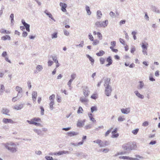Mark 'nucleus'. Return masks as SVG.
I'll return each instance as SVG.
<instances>
[{
  "instance_id": "nucleus-1",
  "label": "nucleus",
  "mask_w": 160,
  "mask_h": 160,
  "mask_svg": "<svg viewBox=\"0 0 160 160\" xmlns=\"http://www.w3.org/2000/svg\"><path fill=\"white\" fill-rule=\"evenodd\" d=\"M111 79L110 78L104 79V86L105 87V93L108 97L111 95L112 91V87L110 85Z\"/></svg>"
},
{
  "instance_id": "nucleus-2",
  "label": "nucleus",
  "mask_w": 160,
  "mask_h": 160,
  "mask_svg": "<svg viewBox=\"0 0 160 160\" xmlns=\"http://www.w3.org/2000/svg\"><path fill=\"white\" fill-rule=\"evenodd\" d=\"M2 145L6 149L12 153H15L17 151L16 145L12 142H8L5 143H2Z\"/></svg>"
},
{
  "instance_id": "nucleus-3",
  "label": "nucleus",
  "mask_w": 160,
  "mask_h": 160,
  "mask_svg": "<svg viewBox=\"0 0 160 160\" xmlns=\"http://www.w3.org/2000/svg\"><path fill=\"white\" fill-rule=\"evenodd\" d=\"M108 23V20L105 21H98L95 22V25L98 28H105L107 26Z\"/></svg>"
},
{
  "instance_id": "nucleus-4",
  "label": "nucleus",
  "mask_w": 160,
  "mask_h": 160,
  "mask_svg": "<svg viewBox=\"0 0 160 160\" xmlns=\"http://www.w3.org/2000/svg\"><path fill=\"white\" fill-rule=\"evenodd\" d=\"M83 94L85 97H87L88 96L90 91L87 87H84L83 89Z\"/></svg>"
},
{
  "instance_id": "nucleus-5",
  "label": "nucleus",
  "mask_w": 160,
  "mask_h": 160,
  "mask_svg": "<svg viewBox=\"0 0 160 160\" xmlns=\"http://www.w3.org/2000/svg\"><path fill=\"white\" fill-rule=\"evenodd\" d=\"M22 22L26 30L28 32H30V25L26 23L24 20H22Z\"/></svg>"
},
{
  "instance_id": "nucleus-6",
  "label": "nucleus",
  "mask_w": 160,
  "mask_h": 160,
  "mask_svg": "<svg viewBox=\"0 0 160 160\" xmlns=\"http://www.w3.org/2000/svg\"><path fill=\"white\" fill-rule=\"evenodd\" d=\"M60 6L61 7V10L63 12L66 11V8L67 7V4L61 2L60 3Z\"/></svg>"
},
{
  "instance_id": "nucleus-7",
  "label": "nucleus",
  "mask_w": 160,
  "mask_h": 160,
  "mask_svg": "<svg viewBox=\"0 0 160 160\" xmlns=\"http://www.w3.org/2000/svg\"><path fill=\"white\" fill-rule=\"evenodd\" d=\"M93 142L94 143H96L98 144L100 147H104V145L103 142L100 140L98 139L96 140L93 141Z\"/></svg>"
},
{
  "instance_id": "nucleus-8",
  "label": "nucleus",
  "mask_w": 160,
  "mask_h": 160,
  "mask_svg": "<svg viewBox=\"0 0 160 160\" xmlns=\"http://www.w3.org/2000/svg\"><path fill=\"white\" fill-rule=\"evenodd\" d=\"M145 85L144 82L142 81H139L138 82V84L137 88L139 90H141L144 87Z\"/></svg>"
},
{
  "instance_id": "nucleus-9",
  "label": "nucleus",
  "mask_w": 160,
  "mask_h": 160,
  "mask_svg": "<svg viewBox=\"0 0 160 160\" xmlns=\"http://www.w3.org/2000/svg\"><path fill=\"white\" fill-rule=\"evenodd\" d=\"M130 108H122L121 110L122 112L125 114H128L130 112Z\"/></svg>"
},
{
  "instance_id": "nucleus-10",
  "label": "nucleus",
  "mask_w": 160,
  "mask_h": 160,
  "mask_svg": "<svg viewBox=\"0 0 160 160\" xmlns=\"http://www.w3.org/2000/svg\"><path fill=\"white\" fill-rule=\"evenodd\" d=\"M2 121L4 123H13L14 122L12 121V120L10 119H8L6 118H4L3 119Z\"/></svg>"
},
{
  "instance_id": "nucleus-11",
  "label": "nucleus",
  "mask_w": 160,
  "mask_h": 160,
  "mask_svg": "<svg viewBox=\"0 0 160 160\" xmlns=\"http://www.w3.org/2000/svg\"><path fill=\"white\" fill-rule=\"evenodd\" d=\"M22 104H21L20 105H16L12 107V108L13 109L18 110L21 109L23 107Z\"/></svg>"
},
{
  "instance_id": "nucleus-12",
  "label": "nucleus",
  "mask_w": 160,
  "mask_h": 160,
  "mask_svg": "<svg viewBox=\"0 0 160 160\" xmlns=\"http://www.w3.org/2000/svg\"><path fill=\"white\" fill-rule=\"evenodd\" d=\"M69 153V152L68 151H59L58 152H55L54 153V155L57 154L58 155H61L63 154H68Z\"/></svg>"
},
{
  "instance_id": "nucleus-13",
  "label": "nucleus",
  "mask_w": 160,
  "mask_h": 160,
  "mask_svg": "<svg viewBox=\"0 0 160 160\" xmlns=\"http://www.w3.org/2000/svg\"><path fill=\"white\" fill-rule=\"evenodd\" d=\"M151 10L154 12H155L158 13H160L159 10L158 8L155 6L153 5L151 6Z\"/></svg>"
},
{
  "instance_id": "nucleus-14",
  "label": "nucleus",
  "mask_w": 160,
  "mask_h": 160,
  "mask_svg": "<svg viewBox=\"0 0 160 160\" xmlns=\"http://www.w3.org/2000/svg\"><path fill=\"white\" fill-rule=\"evenodd\" d=\"M86 97H85V96L81 97L80 99V101L82 103L85 104L88 101V100L86 98Z\"/></svg>"
},
{
  "instance_id": "nucleus-15",
  "label": "nucleus",
  "mask_w": 160,
  "mask_h": 160,
  "mask_svg": "<svg viewBox=\"0 0 160 160\" xmlns=\"http://www.w3.org/2000/svg\"><path fill=\"white\" fill-rule=\"evenodd\" d=\"M134 93L136 96L139 98L141 99H143L144 98V96L140 94L138 91H134Z\"/></svg>"
},
{
  "instance_id": "nucleus-16",
  "label": "nucleus",
  "mask_w": 160,
  "mask_h": 160,
  "mask_svg": "<svg viewBox=\"0 0 160 160\" xmlns=\"http://www.w3.org/2000/svg\"><path fill=\"white\" fill-rule=\"evenodd\" d=\"M136 147L137 146L135 145L132 144V145H130L129 144H128V151L135 149Z\"/></svg>"
},
{
  "instance_id": "nucleus-17",
  "label": "nucleus",
  "mask_w": 160,
  "mask_h": 160,
  "mask_svg": "<svg viewBox=\"0 0 160 160\" xmlns=\"http://www.w3.org/2000/svg\"><path fill=\"white\" fill-rule=\"evenodd\" d=\"M78 134V133L75 132H70L67 133V135L70 137H72L76 136Z\"/></svg>"
},
{
  "instance_id": "nucleus-18",
  "label": "nucleus",
  "mask_w": 160,
  "mask_h": 160,
  "mask_svg": "<svg viewBox=\"0 0 160 160\" xmlns=\"http://www.w3.org/2000/svg\"><path fill=\"white\" fill-rule=\"evenodd\" d=\"M85 122V120H84L83 121H78L77 123V126L78 127H82L84 124Z\"/></svg>"
},
{
  "instance_id": "nucleus-19",
  "label": "nucleus",
  "mask_w": 160,
  "mask_h": 160,
  "mask_svg": "<svg viewBox=\"0 0 160 160\" xmlns=\"http://www.w3.org/2000/svg\"><path fill=\"white\" fill-rule=\"evenodd\" d=\"M106 61L108 62V64L106 65V67H108L112 64V61L110 56H109L107 58Z\"/></svg>"
},
{
  "instance_id": "nucleus-20",
  "label": "nucleus",
  "mask_w": 160,
  "mask_h": 160,
  "mask_svg": "<svg viewBox=\"0 0 160 160\" xmlns=\"http://www.w3.org/2000/svg\"><path fill=\"white\" fill-rule=\"evenodd\" d=\"M9 112V110L6 108H3L2 109V112L4 114L10 116V114H8Z\"/></svg>"
},
{
  "instance_id": "nucleus-21",
  "label": "nucleus",
  "mask_w": 160,
  "mask_h": 160,
  "mask_svg": "<svg viewBox=\"0 0 160 160\" xmlns=\"http://www.w3.org/2000/svg\"><path fill=\"white\" fill-rule=\"evenodd\" d=\"M119 158L120 159H129L130 160H135L137 159L136 158H133L128 156H120L119 157Z\"/></svg>"
},
{
  "instance_id": "nucleus-22",
  "label": "nucleus",
  "mask_w": 160,
  "mask_h": 160,
  "mask_svg": "<svg viewBox=\"0 0 160 160\" xmlns=\"http://www.w3.org/2000/svg\"><path fill=\"white\" fill-rule=\"evenodd\" d=\"M129 152L127 151H120L118 152L117 154H115L114 156L116 157L119 155L127 154H128Z\"/></svg>"
},
{
  "instance_id": "nucleus-23",
  "label": "nucleus",
  "mask_w": 160,
  "mask_h": 160,
  "mask_svg": "<svg viewBox=\"0 0 160 160\" xmlns=\"http://www.w3.org/2000/svg\"><path fill=\"white\" fill-rule=\"evenodd\" d=\"M44 13L46 14L48 16L49 18H50L52 20L55 21V20L52 17V15L51 13L49 12H48L47 10H46L44 11Z\"/></svg>"
},
{
  "instance_id": "nucleus-24",
  "label": "nucleus",
  "mask_w": 160,
  "mask_h": 160,
  "mask_svg": "<svg viewBox=\"0 0 160 160\" xmlns=\"http://www.w3.org/2000/svg\"><path fill=\"white\" fill-rule=\"evenodd\" d=\"M97 18L100 19L101 18L102 14L100 10H98L97 12Z\"/></svg>"
},
{
  "instance_id": "nucleus-25",
  "label": "nucleus",
  "mask_w": 160,
  "mask_h": 160,
  "mask_svg": "<svg viewBox=\"0 0 160 160\" xmlns=\"http://www.w3.org/2000/svg\"><path fill=\"white\" fill-rule=\"evenodd\" d=\"M37 96V92H33L32 93V98L34 101H35Z\"/></svg>"
},
{
  "instance_id": "nucleus-26",
  "label": "nucleus",
  "mask_w": 160,
  "mask_h": 160,
  "mask_svg": "<svg viewBox=\"0 0 160 160\" xmlns=\"http://www.w3.org/2000/svg\"><path fill=\"white\" fill-rule=\"evenodd\" d=\"M54 104V100H52L49 103V108L51 110H52L53 109V105Z\"/></svg>"
},
{
  "instance_id": "nucleus-27",
  "label": "nucleus",
  "mask_w": 160,
  "mask_h": 160,
  "mask_svg": "<svg viewBox=\"0 0 160 160\" xmlns=\"http://www.w3.org/2000/svg\"><path fill=\"white\" fill-rule=\"evenodd\" d=\"M86 56L90 60V61L91 62V63L92 64L94 63V59L92 57H91L88 54L86 55Z\"/></svg>"
},
{
  "instance_id": "nucleus-28",
  "label": "nucleus",
  "mask_w": 160,
  "mask_h": 160,
  "mask_svg": "<svg viewBox=\"0 0 160 160\" xmlns=\"http://www.w3.org/2000/svg\"><path fill=\"white\" fill-rule=\"evenodd\" d=\"M15 90L18 93H21L22 92V88L18 86L16 87Z\"/></svg>"
},
{
  "instance_id": "nucleus-29",
  "label": "nucleus",
  "mask_w": 160,
  "mask_h": 160,
  "mask_svg": "<svg viewBox=\"0 0 160 160\" xmlns=\"http://www.w3.org/2000/svg\"><path fill=\"white\" fill-rule=\"evenodd\" d=\"M8 39L9 40L11 39L10 37L8 35H6L5 36H3L1 37V39L3 40H6Z\"/></svg>"
},
{
  "instance_id": "nucleus-30",
  "label": "nucleus",
  "mask_w": 160,
  "mask_h": 160,
  "mask_svg": "<svg viewBox=\"0 0 160 160\" xmlns=\"http://www.w3.org/2000/svg\"><path fill=\"white\" fill-rule=\"evenodd\" d=\"M51 38L52 39L56 38L58 37V32H54L51 35Z\"/></svg>"
},
{
  "instance_id": "nucleus-31",
  "label": "nucleus",
  "mask_w": 160,
  "mask_h": 160,
  "mask_svg": "<svg viewBox=\"0 0 160 160\" xmlns=\"http://www.w3.org/2000/svg\"><path fill=\"white\" fill-rule=\"evenodd\" d=\"M86 10L87 12V14L90 15L91 14V12L90 10V8L88 6H86Z\"/></svg>"
},
{
  "instance_id": "nucleus-32",
  "label": "nucleus",
  "mask_w": 160,
  "mask_h": 160,
  "mask_svg": "<svg viewBox=\"0 0 160 160\" xmlns=\"http://www.w3.org/2000/svg\"><path fill=\"white\" fill-rule=\"evenodd\" d=\"M148 45V44L147 43H146V44H144L143 43H142V49L143 50H147Z\"/></svg>"
},
{
  "instance_id": "nucleus-33",
  "label": "nucleus",
  "mask_w": 160,
  "mask_h": 160,
  "mask_svg": "<svg viewBox=\"0 0 160 160\" xmlns=\"http://www.w3.org/2000/svg\"><path fill=\"white\" fill-rule=\"evenodd\" d=\"M0 32L2 33L6 34H9L10 33L9 31L4 30L3 29H1L0 30Z\"/></svg>"
},
{
  "instance_id": "nucleus-34",
  "label": "nucleus",
  "mask_w": 160,
  "mask_h": 160,
  "mask_svg": "<svg viewBox=\"0 0 160 160\" xmlns=\"http://www.w3.org/2000/svg\"><path fill=\"white\" fill-rule=\"evenodd\" d=\"M125 120L123 116H120L118 118V122H123Z\"/></svg>"
},
{
  "instance_id": "nucleus-35",
  "label": "nucleus",
  "mask_w": 160,
  "mask_h": 160,
  "mask_svg": "<svg viewBox=\"0 0 160 160\" xmlns=\"http://www.w3.org/2000/svg\"><path fill=\"white\" fill-rule=\"evenodd\" d=\"M5 89L4 86L3 85H1V88L0 89V94L2 95Z\"/></svg>"
},
{
  "instance_id": "nucleus-36",
  "label": "nucleus",
  "mask_w": 160,
  "mask_h": 160,
  "mask_svg": "<svg viewBox=\"0 0 160 160\" xmlns=\"http://www.w3.org/2000/svg\"><path fill=\"white\" fill-rule=\"evenodd\" d=\"M128 143H125L122 146V148L126 151H128Z\"/></svg>"
},
{
  "instance_id": "nucleus-37",
  "label": "nucleus",
  "mask_w": 160,
  "mask_h": 160,
  "mask_svg": "<svg viewBox=\"0 0 160 160\" xmlns=\"http://www.w3.org/2000/svg\"><path fill=\"white\" fill-rule=\"evenodd\" d=\"M153 75L152 74H150L149 75V80L152 82L155 81V80L154 78L153 77Z\"/></svg>"
},
{
  "instance_id": "nucleus-38",
  "label": "nucleus",
  "mask_w": 160,
  "mask_h": 160,
  "mask_svg": "<svg viewBox=\"0 0 160 160\" xmlns=\"http://www.w3.org/2000/svg\"><path fill=\"white\" fill-rule=\"evenodd\" d=\"M104 53V52L103 51L101 50L99 52L96 53V54L98 56H102Z\"/></svg>"
},
{
  "instance_id": "nucleus-39",
  "label": "nucleus",
  "mask_w": 160,
  "mask_h": 160,
  "mask_svg": "<svg viewBox=\"0 0 160 160\" xmlns=\"http://www.w3.org/2000/svg\"><path fill=\"white\" fill-rule=\"evenodd\" d=\"M91 112L93 113L94 111H96L97 110V108L96 106H94L91 107Z\"/></svg>"
},
{
  "instance_id": "nucleus-40",
  "label": "nucleus",
  "mask_w": 160,
  "mask_h": 160,
  "mask_svg": "<svg viewBox=\"0 0 160 160\" xmlns=\"http://www.w3.org/2000/svg\"><path fill=\"white\" fill-rule=\"evenodd\" d=\"M33 131L38 135H40L41 133V131L38 129H34Z\"/></svg>"
},
{
  "instance_id": "nucleus-41",
  "label": "nucleus",
  "mask_w": 160,
  "mask_h": 160,
  "mask_svg": "<svg viewBox=\"0 0 160 160\" xmlns=\"http://www.w3.org/2000/svg\"><path fill=\"white\" fill-rule=\"evenodd\" d=\"M83 112V110L81 107H79L77 111L78 113H82Z\"/></svg>"
},
{
  "instance_id": "nucleus-42",
  "label": "nucleus",
  "mask_w": 160,
  "mask_h": 160,
  "mask_svg": "<svg viewBox=\"0 0 160 160\" xmlns=\"http://www.w3.org/2000/svg\"><path fill=\"white\" fill-rule=\"evenodd\" d=\"M139 131V129L137 128L132 131V133L134 135H136Z\"/></svg>"
},
{
  "instance_id": "nucleus-43",
  "label": "nucleus",
  "mask_w": 160,
  "mask_h": 160,
  "mask_svg": "<svg viewBox=\"0 0 160 160\" xmlns=\"http://www.w3.org/2000/svg\"><path fill=\"white\" fill-rule=\"evenodd\" d=\"M63 31L64 32V34L67 36H68L69 35V32L67 31L66 29H63Z\"/></svg>"
},
{
  "instance_id": "nucleus-44",
  "label": "nucleus",
  "mask_w": 160,
  "mask_h": 160,
  "mask_svg": "<svg viewBox=\"0 0 160 160\" xmlns=\"http://www.w3.org/2000/svg\"><path fill=\"white\" fill-rule=\"evenodd\" d=\"M113 128H112L111 129L108 130L105 133V136L107 137L109 135L110 132H111V130Z\"/></svg>"
},
{
  "instance_id": "nucleus-45",
  "label": "nucleus",
  "mask_w": 160,
  "mask_h": 160,
  "mask_svg": "<svg viewBox=\"0 0 160 160\" xmlns=\"http://www.w3.org/2000/svg\"><path fill=\"white\" fill-rule=\"evenodd\" d=\"M84 45V42L83 41H82L78 45H76V47H83Z\"/></svg>"
},
{
  "instance_id": "nucleus-46",
  "label": "nucleus",
  "mask_w": 160,
  "mask_h": 160,
  "mask_svg": "<svg viewBox=\"0 0 160 160\" xmlns=\"http://www.w3.org/2000/svg\"><path fill=\"white\" fill-rule=\"evenodd\" d=\"M14 14H13V13H12L10 15V18H11V23H12L13 22H14Z\"/></svg>"
},
{
  "instance_id": "nucleus-47",
  "label": "nucleus",
  "mask_w": 160,
  "mask_h": 160,
  "mask_svg": "<svg viewBox=\"0 0 160 160\" xmlns=\"http://www.w3.org/2000/svg\"><path fill=\"white\" fill-rule=\"evenodd\" d=\"M93 42L92 43V44L93 45H96L99 43V41L97 39L93 40Z\"/></svg>"
},
{
  "instance_id": "nucleus-48",
  "label": "nucleus",
  "mask_w": 160,
  "mask_h": 160,
  "mask_svg": "<svg viewBox=\"0 0 160 160\" xmlns=\"http://www.w3.org/2000/svg\"><path fill=\"white\" fill-rule=\"evenodd\" d=\"M149 125V122L148 121H145L142 124V126L143 127L148 126Z\"/></svg>"
},
{
  "instance_id": "nucleus-49",
  "label": "nucleus",
  "mask_w": 160,
  "mask_h": 160,
  "mask_svg": "<svg viewBox=\"0 0 160 160\" xmlns=\"http://www.w3.org/2000/svg\"><path fill=\"white\" fill-rule=\"evenodd\" d=\"M32 120L35 122H38L41 121V119L39 118H35L32 119Z\"/></svg>"
},
{
  "instance_id": "nucleus-50",
  "label": "nucleus",
  "mask_w": 160,
  "mask_h": 160,
  "mask_svg": "<svg viewBox=\"0 0 160 160\" xmlns=\"http://www.w3.org/2000/svg\"><path fill=\"white\" fill-rule=\"evenodd\" d=\"M88 36L89 39L91 41H93V38L91 33H90L88 35Z\"/></svg>"
},
{
  "instance_id": "nucleus-51",
  "label": "nucleus",
  "mask_w": 160,
  "mask_h": 160,
  "mask_svg": "<svg viewBox=\"0 0 160 160\" xmlns=\"http://www.w3.org/2000/svg\"><path fill=\"white\" fill-rule=\"evenodd\" d=\"M40 108L41 110V114L42 115H43L44 114V109L43 108V107H42V106L40 107Z\"/></svg>"
},
{
  "instance_id": "nucleus-52",
  "label": "nucleus",
  "mask_w": 160,
  "mask_h": 160,
  "mask_svg": "<svg viewBox=\"0 0 160 160\" xmlns=\"http://www.w3.org/2000/svg\"><path fill=\"white\" fill-rule=\"evenodd\" d=\"M52 58L53 61L56 63H58V60L57 59V58L55 56L52 57Z\"/></svg>"
},
{
  "instance_id": "nucleus-53",
  "label": "nucleus",
  "mask_w": 160,
  "mask_h": 160,
  "mask_svg": "<svg viewBox=\"0 0 160 160\" xmlns=\"http://www.w3.org/2000/svg\"><path fill=\"white\" fill-rule=\"evenodd\" d=\"M76 77V75L75 74H72L71 75V78L70 79V80H72V81H73V80H74L75 78Z\"/></svg>"
},
{
  "instance_id": "nucleus-54",
  "label": "nucleus",
  "mask_w": 160,
  "mask_h": 160,
  "mask_svg": "<svg viewBox=\"0 0 160 160\" xmlns=\"http://www.w3.org/2000/svg\"><path fill=\"white\" fill-rule=\"evenodd\" d=\"M55 97V95L54 94H52V95L50 96L49 97V99L51 101L52 100H54V98Z\"/></svg>"
},
{
  "instance_id": "nucleus-55",
  "label": "nucleus",
  "mask_w": 160,
  "mask_h": 160,
  "mask_svg": "<svg viewBox=\"0 0 160 160\" xmlns=\"http://www.w3.org/2000/svg\"><path fill=\"white\" fill-rule=\"evenodd\" d=\"M7 53L6 51L3 52L2 54V56L4 58L6 57V56H7Z\"/></svg>"
},
{
  "instance_id": "nucleus-56",
  "label": "nucleus",
  "mask_w": 160,
  "mask_h": 160,
  "mask_svg": "<svg viewBox=\"0 0 160 160\" xmlns=\"http://www.w3.org/2000/svg\"><path fill=\"white\" fill-rule=\"evenodd\" d=\"M45 158L47 160H53V159L52 157L47 156L45 157Z\"/></svg>"
},
{
  "instance_id": "nucleus-57",
  "label": "nucleus",
  "mask_w": 160,
  "mask_h": 160,
  "mask_svg": "<svg viewBox=\"0 0 160 160\" xmlns=\"http://www.w3.org/2000/svg\"><path fill=\"white\" fill-rule=\"evenodd\" d=\"M35 152L36 154L39 155H41L42 154V152L40 151L36 150V151H35Z\"/></svg>"
},
{
  "instance_id": "nucleus-58",
  "label": "nucleus",
  "mask_w": 160,
  "mask_h": 160,
  "mask_svg": "<svg viewBox=\"0 0 160 160\" xmlns=\"http://www.w3.org/2000/svg\"><path fill=\"white\" fill-rule=\"evenodd\" d=\"M57 101L58 102H60L61 101V98L60 96H57Z\"/></svg>"
},
{
  "instance_id": "nucleus-59",
  "label": "nucleus",
  "mask_w": 160,
  "mask_h": 160,
  "mask_svg": "<svg viewBox=\"0 0 160 160\" xmlns=\"http://www.w3.org/2000/svg\"><path fill=\"white\" fill-rule=\"evenodd\" d=\"M53 62L51 60H49L48 62V66H51L53 64Z\"/></svg>"
},
{
  "instance_id": "nucleus-60",
  "label": "nucleus",
  "mask_w": 160,
  "mask_h": 160,
  "mask_svg": "<svg viewBox=\"0 0 160 160\" xmlns=\"http://www.w3.org/2000/svg\"><path fill=\"white\" fill-rule=\"evenodd\" d=\"M22 96V94H21V93H18V94H17V98L18 99H19L20 98H21Z\"/></svg>"
},
{
  "instance_id": "nucleus-61",
  "label": "nucleus",
  "mask_w": 160,
  "mask_h": 160,
  "mask_svg": "<svg viewBox=\"0 0 160 160\" xmlns=\"http://www.w3.org/2000/svg\"><path fill=\"white\" fill-rule=\"evenodd\" d=\"M92 128V126L90 124L86 125L85 127V128L86 129H90Z\"/></svg>"
},
{
  "instance_id": "nucleus-62",
  "label": "nucleus",
  "mask_w": 160,
  "mask_h": 160,
  "mask_svg": "<svg viewBox=\"0 0 160 160\" xmlns=\"http://www.w3.org/2000/svg\"><path fill=\"white\" fill-rule=\"evenodd\" d=\"M97 35H98L99 38L100 39H102V35L101 33L100 32H98Z\"/></svg>"
},
{
  "instance_id": "nucleus-63",
  "label": "nucleus",
  "mask_w": 160,
  "mask_h": 160,
  "mask_svg": "<svg viewBox=\"0 0 160 160\" xmlns=\"http://www.w3.org/2000/svg\"><path fill=\"white\" fill-rule=\"evenodd\" d=\"M100 62L101 64H103L104 62H105V60L104 58H101L100 59Z\"/></svg>"
},
{
  "instance_id": "nucleus-64",
  "label": "nucleus",
  "mask_w": 160,
  "mask_h": 160,
  "mask_svg": "<svg viewBox=\"0 0 160 160\" xmlns=\"http://www.w3.org/2000/svg\"><path fill=\"white\" fill-rule=\"evenodd\" d=\"M28 35V33L25 31H24L22 33V36L26 37Z\"/></svg>"
}]
</instances>
